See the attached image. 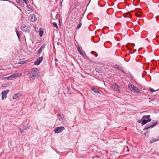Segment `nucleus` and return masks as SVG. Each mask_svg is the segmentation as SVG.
Masks as SVG:
<instances>
[{
    "instance_id": "obj_1",
    "label": "nucleus",
    "mask_w": 159,
    "mask_h": 159,
    "mask_svg": "<svg viewBox=\"0 0 159 159\" xmlns=\"http://www.w3.org/2000/svg\"><path fill=\"white\" fill-rule=\"evenodd\" d=\"M150 115L143 116L142 118L141 119L138 120V122L143 125H144L148 122H150L151 121V120L150 119Z\"/></svg>"
},
{
    "instance_id": "obj_2",
    "label": "nucleus",
    "mask_w": 159,
    "mask_h": 159,
    "mask_svg": "<svg viewBox=\"0 0 159 159\" xmlns=\"http://www.w3.org/2000/svg\"><path fill=\"white\" fill-rule=\"evenodd\" d=\"M128 87L129 89L131 91H134V93L136 92L137 93H139L140 92L139 90L138 89L132 84H129Z\"/></svg>"
},
{
    "instance_id": "obj_3",
    "label": "nucleus",
    "mask_w": 159,
    "mask_h": 159,
    "mask_svg": "<svg viewBox=\"0 0 159 159\" xmlns=\"http://www.w3.org/2000/svg\"><path fill=\"white\" fill-rule=\"evenodd\" d=\"M21 29L23 31L29 32L31 28L29 25H23L21 26Z\"/></svg>"
},
{
    "instance_id": "obj_4",
    "label": "nucleus",
    "mask_w": 159,
    "mask_h": 159,
    "mask_svg": "<svg viewBox=\"0 0 159 159\" xmlns=\"http://www.w3.org/2000/svg\"><path fill=\"white\" fill-rule=\"evenodd\" d=\"M57 116L59 120L61 121L62 123L66 124L67 123V120L64 117H61L60 114H58Z\"/></svg>"
},
{
    "instance_id": "obj_5",
    "label": "nucleus",
    "mask_w": 159,
    "mask_h": 159,
    "mask_svg": "<svg viewBox=\"0 0 159 159\" xmlns=\"http://www.w3.org/2000/svg\"><path fill=\"white\" fill-rule=\"evenodd\" d=\"M9 92V89H7L6 90L2 91V99L3 100L5 98H6L7 97V94Z\"/></svg>"
},
{
    "instance_id": "obj_6",
    "label": "nucleus",
    "mask_w": 159,
    "mask_h": 159,
    "mask_svg": "<svg viewBox=\"0 0 159 159\" xmlns=\"http://www.w3.org/2000/svg\"><path fill=\"white\" fill-rule=\"evenodd\" d=\"M65 128L63 127H59L55 128L54 130V131L55 133H59L61 132Z\"/></svg>"
},
{
    "instance_id": "obj_7",
    "label": "nucleus",
    "mask_w": 159,
    "mask_h": 159,
    "mask_svg": "<svg viewBox=\"0 0 159 159\" xmlns=\"http://www.w3.org/2000/svg\"><path fill=\"white\" fill-rule=\"evenodd\" d=\"M37 75V70L35 68L33 69L31 71L30 74V78L32 77L36 76Z\"/></svg>"
},
{
    "instance_id": "obj_8",
    "label": "nucleus",
    "mask_w": 159,
    "mask_h": 159,
    "mask_svg": "<svg viewBox=\"0 0 159 159\" xmlns=\"http://www.w3.org/2000/svg\"><path fill=\"white\" fill-rule=\"evenodd\" d=\"M43 57H39L34 62V64L35 65H39L42 61Z\"/></svg>"
},
{
    "instance_id": "obj_9",
    "label": "nucleus",
    "mask_w": 159,
    "mask_h": 159,
    "mask_svg": "<svg viewBox=\"0 0 159 159\" xmlns=\"http://www.w3.org/2000/svg\"><path fill=\"white\" fill-rule=\"evenodd\" d=\"M28 19L32 22H34L36 20V18L34 15L32 14L30 16Z\"/></svg>"
},
{
    "instance_id": "obj_10",
    "label": "nucleus",
    "mask_w": 159,
    "mask_h": 159,
    "mask_svg": "<svg viewBox=\"0 0 159 159\" xmlns=\"http://www.w3.org/2000/svg\"><path fill=\"white\" fill-rule=\"evenodd\" d=\"M157 124V122H156L154 123L152 125H151L149 126H148L144 128L143 129V130H146L148 129L149 128H152L155 126H156Z\"/></svg>"
},
{
    "instance_id": "obj_11",
    "label": "nucleus",
    "mask_w": 159,
    "mask_h": 159,
    "mask_svg": "<svg viewBox=\"0 0 159 159\" xmlns=\"http://www.w3.org/2000/svg\"><path fill=\"white\" fill-rule=\"evenodd\" d=\"M21 75V74L20 73H16L13 74L11 75V79L16 78L19 76H20Z\"/></svg>"
},
{
    "instance_id": "obj_12",
    "label": "nucleus",
    "mask_w": 159,
    "mask_h": 159,
    "mask_svg": "<svg viewBox=\"0 0 159 159\" xmlns=\"http://www.w3.org/2000/svg\"><path fill=\"white\" fill-rule=\"evenodd\" d=\"M45 46V45L44 44H43V45L39 49L38 51V53L39 54H40L41 52H42V50L43 49Z\"/></svg>"
},
{
    "instance_id": "obj_13",
    "label": "nucleus",
    "mask_w": 159,
    "mask_h": 159,
    "mask_svg": "<svg viewBox=\"0 0 159 159\" xmlns=\"http://www.w3.org/2000/svg\"><path fill=\"white\" fill-rule=\"evenodd\" d=\"M20 96V94L19 93L15 94L13 96V98L14 99H16Z\"/></svg>"
},
{
    "instance_id": "obj_14",
    "label": "nucleus",
    "mask_w": 159,
    "mask_h": 159,
    "mask_svg": "<svg viewBox=\"0 0 159 159\" xmlns=\"http://www.w3.org/2000/svg\"><path fill=\"white\" fill-rule=\"evenodd\" d=\"M30 127V125L29 124H27L24 125L23 126V129L24 130H26L27 129H29Z\"/></svg>"
},
{
    "instance_id": "obj_15",
    "label": "nucleus",
    "mask_w": 159,
    "mask_h": 159,
    "mask_svg": "<svg viewBox=\"0 0 159 159\" xmlns=\"http://www.w3.org/2000/svg\"><path fill=\"white\" fill-rule=\"evenodd\" d=\"M39 36L41 37L42 36L43 33V31L42 29L40 28L39 29Z\"/></svg>"
},
{
    "instance_id": "obj_16",
    "label": "nucleus",
    "mask_w": 159,
    "mask_h": 159,
    "mask_svg": "<svg viewBox=\"0 0 159 159\" xmlns=\"http://www.w3.org/2000/svg\"><path fill=\"white\" fill-rule=\"evenodd\" d=\"M16 2L19 4L22 7H23L24 6L23 2L20 0H17Z\"/></svg>"
},
{
    "instance_id": "obj_17",
    "label": "nucleus",
    "mask_w": 159,
    "mask_h": 159,
    "mask_svg": "<svg viewBox=\"0 0 159 159\" xmlns=\"http://www.w3.org/2000/svg\"><path fill=\"white\" fill-rule=\"evenodd\" d=\"M115 86V89L116 90H117L118 92H120V90L119 89L118 86L116 84H114Z\"/></svg>"
},
{
    "instance_id": "obj_18",
    "label": "nucleus",
    "mask_w": 159,
    "mask_h": 159,
    "mask_svg": "<svg viewBox=\"0 0 159 159\" xmlns=\"http://www.w3.org/2000/svg\"><path fill=\"white\" fill-rule=\"evenodd\" d=\"M158 140H159V138L157 139H152L150 140V143L151 144L155 142Z\"/></svg>"
},
{
    "instance_id": "obj_19",
    "label": "nucleus",
    "mask_w": 159,
    "mask_h": 159,
    "mask_svg": "<svg viewBox=\"0 0 159 159\" xmlns=\"http://www.w3.org/2000/svg\"><path fill=\"white\" fill-rule=\"evenodd\" d=\"M91 90L93 91L95 93H99V91L97 89H96L94 88H92Z\"/></svg>"
},
{
    "instance_id": "obj_20",
    "label": "nucleus",
    "mask_w": 159,
    "mask_h": 159,
    "mask_svg": "<svg viewBox=\"0 0 159 159\" xmlns=\"http://www.w3.org/2000/svg\"><path fill=\"white\" fill-rule=\"evenodd\" d=\"M77 50L79 52V53L81 55L83 56L84 54L81 51L80 48L79 47H78L77 48Z\"/></svg>"
},
{
    "instance_id": "obj_21",
    "label": "nucleus",
    "mask_w": 159,
    "mask_h": 159,
    "mask_svg": "<svg viewBox=\"0 0 159 159\" xmlns=\"http://www.w3.org/2000/svg\"><path fill=\"white\" fill-rule=\"evenodd\" d=\"M114 68L119 70H120V69L121 68V67L120 66H119L118 65H114Z\"/></svg>"
},
{
    "instance_id": "obj_22",
    "label": "nucleus",
    "mask_w": 159,
    "mask_h": 159,
    "mask_svg": "<svg viewBox=\"0 0 159 159\" xmlns=\"http://www.w3.org/2000/svg\"><path fill=\"white\" fill-rule=\"evenodd\" d=\"M16 33L17 35L18 36V39H20V34L19 32L18 31L17 29H16Z\"/></svg>"
},
{
    "instance_id": "obj_23",
    "label": "nucleus",
    "mask_w": 159,
    "mask_h": 159,
    "mask_svg": "<svg viewBox=\"0 0 159 159\" xmlns=\"http://www.w3.org/2000/svg\"><path fill=\"white\" fill-rule=\"evenodd\" d=\"M82 25V23H80L79 25L77 26L76 29L78 30L80 28Z\"/></svg>"
},
{
    "instance_id": "obj_24",
    "label": "nucleus",
    "mask_w": 159,
    "mask_h": 159,
    "mask_svg": "<svg viewBox=\"0 0 159 159\" xmlns=\"http://www.w3.org/2000/svg\"><path fill=\"white\" fill-rule=\"evenodd\" d=\"M142 14L141 12H136L135 13L136 16L137 17H139Z\"/></svg>"
},
{
    "instance_id": "obj_25",
    "label": "nucleus",
    "mask_w": 159,
    "mask_h": 159,
    "mask_svg": "<svg viewBox=\"0 0 159 159\" xmlns=\"http://www.w3.org/2000/svg\"><path fill=\"white\" fill-rule=\"evenodd\" d=\"M4 79H9L10 80H12V79L11 77V76L7 77H6L4 78Z\"/></svg>"
},
{
    "instance_id": "obj_26",
    "label": "nucleus",
    "mask_w": 159,
    "mask_h": 159,
    "mask_svg": "<svg viewBox=\"0 0 159 159\" xmlns=\"http://www.w3.org/2000/svg\"><path fill=\"white\" fill-rule=\"evenodd\" d=\"M53 25L54 27H56L57 29L58 28V26L57 25V23L56 22H54L53 23Z\"/></svg>"
},
{
    "instance_id": "obj_27",
    "label": "nucleus",
    "mask_w": 159,
    "mask_h": 159,
    "mask_svg": "<svg viewBox=\"0 0 159 159\" xmlns=\"http://www.w3.org/2000/svg\"><path fill=\"white\" fill-rule=\"evenodd\" d=\"M149 90L151 92H154L155 91L153 89L151 88H150L149 89Z\"/></svg>"
},
{
    "instance_id": "obj_28",
    "label": "nucleus",
    "mask_w": 159,
    "mask_h": 159,
    "mask_svg": "<svg viewBox=\"0 0 159 159\" xmlns=\"http://www.w3.org/2000/svg\"><path fill=\"white\" fill-rule=\"evenodd\" d=\"M19 130L21 133H23L24 132V129H22L21 128H20Z\"/></svg>"
},
{
    "instance_id": "obj_29",
    "label": "nucleus",
    "mask_w": 159,
    "mask_h": 159,
    "mask_svg": "<svg viewBox=\"0 0 159 159\" xmlns=\"http://www.w3.org/2000/svg\"><path fill=\"white\" fill-rule=\"evenodd\" d=\"M23 1L26 4H28V0H23Z\"/></svg>"
},
{
    "instance_id": "obj_30",
    "label": "nucleus",
    "mask_w": 159,
    "mask_h": 159,
    "mask_svg": "<svg viewBox=\"0 0 159 159\" xmlns=\"http://www.w3.org/2000/svg\"><path fill=\"white\" fill-rule=\"evenodd\" d=\"M28 10L29 11H33V10L31 8H30V7H29V8H28Z\"/></svg>"
},
{
    "instance_id": "obj_31",
    "label": "nucleus",
    "mask_w": 159,
    "mask_h": 159,
    "mask_svg": "<svg viewBox=\"0 0 159 159\" xmlns=\"http://www.w3.org/2000/svg\"><path fill=\"white\" fill-rule=\"evenodd\" d=\"M120 70H121V71L124 74H125V72L123 71V70H122L121 69V68L120 69Z\"/></svg>"
},
{
    "instance_id": "obj_32",
    "label": "nucleus",
    "mask_w": 159,
    "mask_h": 159,
    "mask_svg": "<svg viewBox=\"0 0 159 159\" xmlns=\"http://www.w3.org/2000/svg\"><path fill=\"white\" fill-rule=\"evenodd\" d=\"M132 45L134 46L135 45V44L134 43H132Z\"/></svg>"
},
{
    "instance_id": "obj_33",
    "label": "nucleus",
    "mask_w": 159,
    "mask_h": 159,
    "mask_svg": "<svg viewBox=\"0 0 159 159\" xmlns=\"http://www.w3.org/2000/svg\"><path fill=\"white\" fill-rule=\"evenodd\" d=\"M154 100V99H152V101H153Z\"/></svg>"
},
{
    "instance_id": "obj_34",
    "label": "nucleus",
    "mask_w": 159,
    "mask_h": 159,
    "mask_svg": "<svg viewBox=\"0 0 159 159\" xmlns=\"http://www.w3.org/2000/svg\"><path fill=\"white\" fill-rule=\"evenodd\" d=\"M61 4V5H62V2H61V4Z\"/></svg>"
},
{
    "instance_id": "obj_35",
    "label": "nucleus",
    "mask_w": 159,
    "mask_h": 159,
    "mask_svg": "<svg viewBox=\"0 0 159 159\" xmlns=\"http://www.w3.org/2000/svg\"><path fill=\"white\" fill-rule=\"evenodd\" d=\"M19 64H21V63H22V62H20V63L19 62Z\"/></svg>"
},
{
    "instance_id": "obj_36",
    "label": "nucleus",
    "mask_w": 159,
    "mask_h": 159,
    "mask_svg": "<svg viewBox=\"0 0 159 159\" xmlns=\"http://www.w3.org/2000/svg\"><path fill=\"white\" fill-rule=\"evenodd\" d=\"M27 7L28 8H29V7H30L28 6H27Z\"/></svg>"
},
{
    "instance_id": "obj_37",
    "label": "nucleus",
    "mask_w": 159,
    "mask_h": 159,
    "mask_svg": "<svg viewBox=\"0 0 159 159\" xmlns=\"http://www.w3.org/2000/svg\"><path fill=\"white\" fill-rule=\"evenodd\" d=\"M139 37H140V38H141V36H139Z\"/></svg>"
},
{
    "instance_id": "obj_38",
    "label": "nucleus",
    "mask_w": 159,
    "mask_h": 159,
    "mask_svg": "<svg viewBox=\"0 0 159 159\" xmlns=\"http://www.w3.org/2000/svg\"><path fill=\"white\" fill-rule=\"evenodd\" d=\"M97 55H96V56H96V57H97Z\"/></svg>"
}]
</instances>
